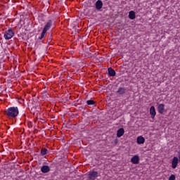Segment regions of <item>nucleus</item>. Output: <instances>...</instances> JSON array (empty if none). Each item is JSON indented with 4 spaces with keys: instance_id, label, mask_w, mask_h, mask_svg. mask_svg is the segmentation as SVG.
I'll return each instance as SVG.
<instances>
[{
    "instance_id": "1",
    "label": "nucleus",
    "mask_w": 180,
    "mask_h": 180,
    "mask_svg": "<svg viewBox=\"0 0 180 180\" xmlns=\"http://www.w3.org/2000/svg\"><path fill=\"white\" fill-rule=\"evenodd\" d=\"M5 115L9 118V119H13L19 115V109L18 107H10L5 111Z\"/></svg>"
},
{
    "instance_id": "2",
    "label": "nucleus",
    "mask_w": 180,
    "mask_h": 180,
    "mask_svg": "<svg viewBox=\"0 0 180 180\" xmlns=\"http://www.w3.org/2000/svg\"><path fill=\"white\" fill-rule=\"evenodd\" d=\"M54 17L53 15H51L50 18H48L46 23V32L48 30H50L51 27H54Z\"/></svg>"
},
{
    "instance_id": "3",
    "label": "nucleus",
    "mask_w": 180,
    "mask_h": 180,
    "mask_svg": "<svg viewBox=\"0 0 180 180\" xmlns=\"http://www.w3.org/2000/svg\"><path fill=\"white\" fill-rule=\"evenodd\" d=\"M15 36V32L12 28L8 29L4 32V39L5 40H11L12 37Z\"/></svg>"
},
{
    "instance_id": "4",
    "label": "nucleus",
    "mask_w": 180,
    "mask_h": 180,
    "mask_svg": "<svg viewBox=\"0 0 180 180\" xmlns=\"http://www.w3.org/2000/svg\"><path fill=\"white\" fill-rule=\"evenodd\" d=\"M88 178L89 179H95V178H98V172H91L89 174H88Z\"/></svg>"
},
{
    "instance_id": "5",
    "label": "nucleus",
    "mask_w": 180,
    "mask_h": 180,
    "mask_svg": "<svg viewBox=\"0 0 180 180\" xmlns=\"http://www.w3.org/2000/svg\"><path fill=\"white\" fill-rule=\"evenodd\" d=\"M158 112L160 113V115H164V112H165V105L164 104H160L158 106Z\"/></svg>"
},
{
    "instance_id": "6",
    "label": "nucleus",
    "mask_w": 180,
    "mask_h": 180,
    "mask_svg": "<svg viewBox=\"0 0 180 180\" xmlns=\"http://www.w3.org/2000/svg\"><path fill=\"white\" fill-rule=\"evenodd\" d=\"M103 2H102V0H98L96 2V9H97V11H101V8H103Z\"/></svg>"
},
{
    "instance_id": "7",
    "label": "nucleus",
    "mask_w": 180,
    "mask_h": 180,
    "mask_svg": "<svg viewBox=\"0 0 180 180\" xmlns=\"http://www.w3.org/2000/svg\"><path fill=\"white\" fill-rule=\"evenodd\" d=\"M108 74L109 77H116V72L112 68H108Z\"/></svg>"
},
{
    "instance_id": "8",
    "label": "nucleus",
    "mask_w": 180,
    "mask_h": 180,
    "mask_svg": "<svg viewBox=\"0 0 180 180\" xmlns=\"http://www.w3.org/2000/svg\"><path fill=\"white\" fill-rule=\"evenodd\" d=\"M150 115L152 119H154V117H155V115H157V112H155V108L154 106L150 107Z\"/></svg>"
},
{
    "instance_id": "9",
    "label": "nucleus",
    "mask_w": 180,
    "mask_h": 180,
    "mask_svg": "<svg viewBox=\"0 0 180 180\" xmlns=\"http://www.w3.org/2000/svg\"><path fill=\"white\" fill-rule=\"evenodd\" d=\"M131 161L134 164H139L140 162V158L139 155H134L131 158Z\"/></svg>"
},
{
    "instance_id": "10",
    "label": "nucleus",
    "mask_w": 180,
    "mask_h": 180,
    "mask_svg": "<svg viewBox=\"0 0 180 180\" xmlns=\"http://www.w3.org/2000/svg\"><path fill=\"white\" fill-rule=\"evenodd\" d=\"M177 165H178V158L174 157L172 162V167L174 169H175V168H176Z\"/></svg>"
},
{
    "instance_id": "11",
    "label": "nucleus",
    "mask_w": 180,
    "mask_h": 180,
    "mask_svg": "<svg viewBox=\"0 0 180 180\" xmlns=\"http://www.w3.org/2000/svg\"><path fill=\"white\" fill-rule=\"evenodd\" d=\"M124 134V129L120 128L117 131V137H122Z\"/></svg>"
},
{
    "instance_id": "12",
    "label": "nucleus",
    "mask_w": 180,
    "mask_h": 180,
    "mask_svg": "<svg viewBox=\"0 0 180 180\" xmlns=\"http://www.w3.org/2000/svg\"><path fill=\"white\" fill-rule=\"evenodd\" d=\"M44 36H46V25L44 26L42 32L41 33V35L39 37V40H43V39H44Z\"/></svg>"
},
{
    "instance_id": "13",
    "label": "nucleus",
    "mask_w": 180,
    "mask_h": 180,
    "mask_svg": "<svg viewBox=\"0 0 180 180\" xmlns=\"http://www.w3.org/2000/svg\"><path fill=\"white\" fill-rule=\"evenodd\" d=\"M144 141H146V139L144 137L140 136L137 137V143L138 144H144Z\"/></svg>"
},
{
    "instance_id": "14",
    "label": "nucleus",
    "mask_w": 180,
    "mask_h": 180,
    "mask_svg": "<svg viewBox=\"0 0 180 180\" xmlns=\"http://www.w3.org/2000/svg\"><path fill=\"white\" fill-rule=\"evenodd\" d=\"M129 19H131V20L136 19V12H134V11H129Z\"/></svg>"
},
{
    "instance_id": "15",
    "label": "nucleus",
    "mask_w": 180,
    "mask_h": 180,
    "mask_svg": "<svg viewBox=\"0 0 180 180\" xmlns=\"http://www.w3.org/2000/svg\"><path fill=\"white\" fill-rule=\"evenodd\" d=\"M52 39H53V32H49V34L48 35L47 43H49V44H50Z\"/></svg>"
},
{
    "instance_id": "16",
    "label": "nucleus",
    "mask_w": 180,
    "mask_h": 180,
    "mask_svg": "<svg viewBox=\"0 0 180 180\" xmlns=\"http://www.w3.org/2000/svg\"><path fill=\"white\" fill-rule=\"evenodd\" d=\"M86 103L87 105L91 106V105H95V101H94L93 100H89L86 101Z\"/></svg>"
},
{
    "instance_id": "17",
    "label": "nucleus",
    "mask_w": 180,
    "mask_h": 180,
    "mask_svg": "<svg viewBox=\"0 0 180 180\" xmlns=\"http://www.w3.org/2000/svg\"><path fill=\"white\" fill-rule=\"evenodd\" d=\"M124 94V91H117L116 95L120 96V95H123Z\"/></svg>"
},
{
    "instance_id": "18",
    "label": "nucleus",
    "mask_w": 180,
    "mask_h": 180,
    "mask_svg": "<svg viewBox=\"0 0 180 180\" xmlns=\"http://www.w3.org/2000/svg\"><path fill=\"white\" fill-rule=\"evenodd\" d=\"M41 172H43L44 174H46V165H44V166L41 168Z\"/></svg>"
},
{
    "instance_id": "19",
    "label": "nucleus",
    "mask_w": 180,
    "mask_h": 180,
    "mask_svg": "<svg viewBox=\"0 0 180 180\" xmlns=\"http://www.w3.org/2000/svg\"><path fill=\"white\" fill-rule=\"evenodd\" d=\"M41 154H42V155H46V148H44L41 152Z\"/></svg>"
},
{
    "instance_id": "20",
    "label": "nucleus",
    "mask_w": 180,
    "mask_h": 180,
    "mask_svg": "<svg viewBox=\"0 0 180 180\" xmlns=\"http://www.w3.org/2000/svg\"><path fill=\"white\" fill-rule=\"evenodd\" d=\"M46 172H50V167L49 166H46Z\"/></svg>"
},
{
    "instance_id": "21",
    "label": "nucleus",
    "mask_w": 180,
    "mask_h": 180,
    "mask_svg": "<svg viewBox=\"0 0 180 180\" xmlns=\"http://www.w3.org/2000/svg\"><path fill=\"white\" fill-rule=\"evenodd\" d=\"M107 95H112V91H107Z\"/></svg>"
},
{
    "instance_id": "22",
    "label": "nucleus",
    "mask_w": 180,
    "mask_h": 180,
    "mask_svg": "<svg viewBox=\"0 0 180 180\" xmlns=\"http://www.w3.org/2000/svg\"><path fill=\"white\" fill-rule=\"evenodd\" d=\"M70 127V124H67L65 126V127Z\"/></svg>"
},
{
    "instance_id": "23",
    "label": "nucleus",
    "mask_w": 180,
    "mask_h": 180,
    "mask_svg": "<svg viewBox=\"0 0 180 180\" xmlns=\"http://www.w3.org/2000/svg\"><path fill=\"white\" fill-rule=\"evenodd\" d=\"M46 129H48V130H50L51 129V127H47L46 126Z\"/></svg>"
},
{
    "instance_id": "24",
    "label": "nucleus",
    "mask_w": 180,
    "mask_h": 180,
    "mask_svg": "<svg viewBox=\"0 0 180 180\" xmlns=\"http://www.w3.org/2000/svg\"><path fill=\"white\" fill-rule=\"evenodd\" d=\"M46 154H49V150H47V149H46Z\"/></svg>"
},
{
    "instance_id": "25",
    "label": "nucleus",
    "mask_w": 180,
    "mask_h": 180,
    "mask_svg": "<svg viewBox=\"0 0 180 180\" xmlns=\"http://www.w3.org/2000/svg\"><path fill=\"white\" fill-rule=\"evenodd\" d=\"M118 91H122V88L119 89Z\"/></svg>"
},
{
    "instance_id": "26",
    "label": "nucleus",
    "mask_w": 180,
    "mask_h": 180,
    "mask_svg": "<svg viewBox=\"0 0 180 180\" xmlns=\"http://www.w3.org/2000/svg\"><path fill=\"white\" fill-rule=\"evenodd\" d=\"M48 4L50 5V2L48 1Z\"/></svg>"
},
{
    "instance_id": "27",
    "label": "nucleus",
    "mask_w": 180,
    "mask_h": 180,
    "mask_svg": "<svg viewBox=\"0 0 180 180\" xmlns=\"http://www.w3.org/2000/svg\"><path fill=\"white\" fill-rule=\"evenodd\" d=\"M47 12H49V8L47 9Z\"/></svg>"
},
{
    "instance_id": "28",
    "label": "nucleus",
    "mask_w": 180,
    "mask_h": 180,
    "mask_svg": "<svg viewBox=\"0 0 180 180\" xmlns=\"http://www.w3.org/2000/svg\"><path fill=\"white\" fill-rule=\"evenodd\" d=\"M48 126H50V124H48Z\"/></svg>"
}]
</instances>
